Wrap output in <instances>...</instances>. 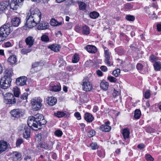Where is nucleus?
<instances>
[{"label": "nucleus", "mask_w": 161, "mask_h": 161, "mask_svg": "<svg viewBox=\"0 0 161 161\" xmlns=\"http://www.w3.org/2000/svg\"><path fill=\"white\" fill-rule=\"evenodd\" d=\"M41 19V14L37 8L32 9L30 15H28L26 19V25L29 28H32L37 25Z\"/></svg>", "instance_id": "obj_1"}, {"label": "nucleus", "mask_w": 161, "mask_h": 161, "mask_svg": "<svg viewBox=\"0 0 161 161\" xmlns=\"http://www.w3.org/2000/svg\"><path fill=\"white\" fill-rule=\"evenodd\" d=\"M27 124L28 126L31 127L33 130H37L34 129V128L41 129L42 125H45L47 121L44 118L43 116L41 114H37L34 116H31L28 118Z\"/></svg>", "instance_id": "obj_2"}, {"label": "nucleus", "mask_w": 161, "mask_h": 161, "mask_svg": "<svg viewBox=\"0 0 161 161\" xmlns=\"http://www.w3.org/2000/svg\"><path fill=\"white\" fill-rule=\"evenodd\" d=\"M13 31L12 26L9 24H5L0 27V33L6 38Z\"/></svg>", "instance_id": "obj_3"}, {"label": "nucleus", "mask_w": 161, "mask_h": 161, "mask_svg": "<svg viewBox=\"0 0 161 161\" xmlns=\"http://www.w3.org/2000/svg\"><path fill=\"white\" fill-rule=\"evenodd\" d=\"M42 100L40 97H35L31 100L32 108L34 111H38L40 109L42 106Z\"/></svg>", "instance_id": "obj_4"}, {"label": "nucleus", "mask_w": 161, "mask_h": 161, "mask_svg": "<svg viewBox=\"0 0 161 161\" xmlns=\"http://www.w3.org/2000/svg\"><path fill=\"white\" fill-rule=\"evenodd\" d=\"M2 93L4 97V102L6 104H13L16 103L17 99L14 98L13 94L8 92L4 94L3 92Z\"/></svg>", "instance_id": "obj_5"}, {"label": "nucleus", "mask_w": 161, "mask_h": 161, "mask_svg": "<svg viewBox=\"0 0 161 161\" xmlns=\"http://www.w3.org/2000/svg\"><path fill=\"white\" fill-rule=\"evenodd\" d=\"M102 47L104 50L105 59L104 62L108 66H110L113 65V62L111 60V56L109 50L107 47L104 45H102Z\"/></svg>", "instance_id": "obj_6"}, {"label": "nucleus", "mask_w": 161, "mask_h": 161, "mask_svg": "<svg viewBox=\"0 0 161 161\" xmlns=\"http://www.w3.org/2000/svg\"><path fill=\"white\" fill-rule=\"evenodd\" d=\"M12 79H7L5 77H2L0 81L1 89H0V93L3 92V90H4L10 87Z\"/></svg>", "instance_id": "obj_7"}, {"label": "nucleus", "mask_w": 161, "mask_h": 161, "mask_svg": "<svg viewBox=\"0 0 161 161\" xmlns=\"http://www.w3.org/2000/svg\"><path fill=\"white\" fill-rule=\"evenodd\" d=\"M24 0H11L10 3V8L16 10L23 4Z\"/></svg>", "instance_id": "obj_8"}, {"label": "nucleus", "mask_w": 161, "mask_h": 161, "mask_svg": "<svg viewBox=\"0 0 161 161\" xmlns=\"http://www.w3.org/2000/svg\"><path fill=\"white\" fill-rule=\"evenodd\" d=\"M82 86L83 90L86 92L90 91L92 88V84L87 78L83 80Z\"/></svg>", "instance_id": "obj_9"}, {"label": "nucleus", "mask_w": 161, "mask_h": 161, "mask_svg": "<svg viewBox=\"0 0 161 161\" xmlns=\"http://www.w3.org/2000/svg\"><path fill=\"white\" fill-rule=\"evenodd\" d=\"M27 78L25 76L19 77L17 78L16 81V83L18 86H22L26 85Z\"/></svg>", "instance_id": "obj_10"}, {"label": "nucleus", "mask_w": 161, "mask_h": 161, "mask_svg": "<svg viewBox=\"0 0 161 161\" xmlns=\"http://www.w3.org/2000/svg\"><path fill=\"white\" fill-rule=\"evenodd\" d=\"M11 116L14 118H18L22 115V112L19 109H14L10 112Z\"/></svg>", "instance_id": "obj_11"}, {"label": "nucleus", "mask_w": 161, "mask_h": 161, "mask_svg": "<svg viewBox=\"0 0 161 161\" xmlns=\"http://www.w3.org/2000/svg\"><path fill=\"white\" fill-rule=\"evenodd\" d=\"M31 127L29 126H24L23 130V136L25 138L28 139L30 138L31 132Z\"/></svg>", "instance_id": "obj_12"}, {"label": "nucleus", "mask_w": 161, "mask_h": 161, "mask_svg": "<svg viewBox=\"0 0 161 161\" xmlns=\"http://www.w3.org/2000/svg\"><path fill=\"white\" fill-rule=\"evenodd\" d=\"M53 83L51 82L50 84L49 89L51 91L58 92L61 89V86L60 84L54 85Z\"/></svg>", "instance_id": "obj_13"}, {"label": "nucleus", "mask_w": 161, "mask_h": 161, "mask_svg": "<svg viewBox=\"0 0 161 161\" xmlns=\"http://www.w3.org/2000/svg\"><path fill=\"white\" fill-rule=\"evenodd\" d=\"M11 159L13 161H20L21 159V155L17 152H13L11 154Z\"/></svg>", "instance_id": "obj_14"}, {"label": "nucleus", "mask_w": 161, "mask_h": 161, "mask_svg": "<svg viewBox=\"0 0 161 161\" xmlns=\"http://www.w3.org/2000/svg\"><path fill=\"white\" fill-rule=\"evenodd\" d=\"M40 147L48 150H51L53 148V144L51 142L48 143L44 142L40 143L39 144Z\"/></svg>", "instance_id": "obj_15"}, {"label": "nucleus", "mask_w": 161, "mask_h": 161, "mask_svg": "<svg viewBox=\"0 0 161 161\" xmlns=\"http://www.w3.org/2000/svg\"><path fill=\"white\" fill-rule=\"evenodd\" d=\"M34 39L33 37L29 36L25 39V42L26 45L28 46V47L30 48L34 45Z\"/></svg>", "instance_id": "obj_16"}, {"label": "nucleus", "mask_w": 161, "mask_h": 161, "mask_svg": "<svg viewBox=\"0 0 161 161\" xmlns=\"http://www.w3.org/2000/svg\"><path fill=\"white\" fill-rule=\"evenodd\" d=\"M84 118L86 121L89 123L92 122L94 119V117L92 114L87 112H86L84 114Z\"/></svg>", "instance_id": "obj_17"}, {"label": "nucleus", "mask_w": 161, "mask_h": 161, "mask_svg": "<svg viewBox=\"0 0 161 161\" xmlns=\"http://www.w3.org/2000/svg\"><path fill=\"white\" fill-rule=\"evenodd\" d=\"M10 3L9 0L4 1L0 3L1 9L2 11L8 9V7L10 6Z\"/></svg>", "instance_id": "obj_18"}, {"label": "nucleus", "mask_w": 161, "mask_h": 161, "mask_svg": "<svg viewBox=\"0 0 161 161\" xmlns=\"http://www.w3.org/2000/svg\"><path fill=\"white\" fill-rule=\"evenodd\" d=\"M21 23V18L17 17H14L11 20L12 25L15 27H18Z\"/></svg>", "instance_id": "obj_19"}, {"label": "nucleus", "mask_w": 161, "mask_h": 161, "mask_svg": "<svg viewBox=\"0 0 161 161\" xmlns=\"http://www.w3.org/2000/svg\"><path fill=\"white\" fill-rule=\"evenodd\" d=\"M86 49L89 53H94L97 52V49L94 46L92 45H87L85 47Z\"/></svg>", "instance_id": "obj_20"}, {"label": "nucleus", "mask_w": 161, "mask_h": 161, "mask_svg": "<svg viewBox=\"0 0 161 161\" xmlns=\"http://www.w3.org/2000/svg\"><path fill=\"white\" fill-rule=\"evenodd\" d=\"M49 26L48 23L45 22H42L39 24V25L37 27V29L39 30H45L48 29Z\"/></svg>", "instance_id": "obj_21"}, {"label": "nucleus", "mask_w": 161, "mask_h": 161, "mask_svg": "<svg viewBox=\"0 0 161 161\" xmlns=\"http://www.w3.org/2000/svg\"><path fill=\"white\" fill-rule=\"evenodd\" d=\"M46 101L47 103L51 106L55 105L57 103V99L53 97H48L47 98Z\"/></svg>", "instance_id": "obj_22"}, {"label": "nucleus", "mask_w": 161, "mask_h": 161, "mask_svg": "<svg viewBox=\"0 0 161 161\" xmlns=\"http://www.w3.org/2000/svg\"><path fill=\"white\" fill-rule=\"evenodd\" d=\"M8 145L7 142L1 140L0 141V153H1L5 151L7 148Z\"/></svg>", "instance_id": "obj_23"}, {"label": "nucleus", "mask_w": 161, "mask_h": 161, "mask_svg": "<svg viewBox=\"0 0 161 161\" xmlns=\"http://www.w3.org/2000/svg\"><path fill=\"white\" fill-rule=\"evenodd\" d=\"M5 75L3 77L7 79H11V77L13 74V69L11 68L6 69L5 72Z\"/></svg>", "instance_id": "obj_24"}, {"label": "nucleus", "mask_w": 161, "mask_h": 161, "mask_svg": "<svg viewBox=\"0 0 161 161\" xmlns=\"http://www.w3.org/2000/svg\"><path fill=\"white\" fill-rule=\"evenodd\" d=\"M114 50L116 53L119 56H122L124 55L126 51L124 49L120 47L115 48Z\"/></svg>", "instance_id": "obj_25"}, {"label": "nucleus", "mask_w": 161, "mask_h": 161, "mask_svg": "<svg viewBox=\"0 0 161 161\" xmlns=\"http://www.w3.org/2000/svg\"><path fill=\"white\" fill-rule=\"evenodd\" d=\"M48 48L55 52H58L59 51L60 48V46L58 44H53L50 45L48 47Z\"/></svg>", "instance_id": "obj_26"}, {"label": "nucleus", "mask_w": 161, "mask_h": 161, "mask_svg": "<svg viewBox=\"0 0 161 161\" xmlns=\"http://www.w3.org/2000/svg\"><path fill=\"white\" fill-rule=\"evenodd\" d=\"M100 129L103 132H109L111 129V127L109 125H103L100 127Z\"/></svg>", "instance_id": "obj_27"}, {"label": "nucleus", "mask_w": 161, "mask_h": 161, "mask_svg": "<svg viewBox=\"0 0 161 161\" xmlns=\"http://www.w3.org/2000/svg\"><path fill=\"white\" fill-rule=\"evenodd\" d=\"M54 115L58 118H60L63 117L67 116V114L65 111H58L54 113Z\"/></svg>", "instance_id": "obj_28"}, {"label": "nucleus", "mask_w": 161, "mask_h": 161, "mask_svg": "<svg viewBox=\"0 0 161 161\" xmlns=\"http://www.w3.org/2000/svg\"><path fill=\"white\" fill-rule=\"evenodd\" d=\"M108 83L105 80H103L100 83L101 88L104 91L107 90L108 88Z\"/></svg>", "instance_id": "obj_29"}, {"label": "nucleus", "mask_w": 161, "mask_h": 161, "mask_svg": "<svg viewBox=\"0 0 161 161\" xmlns=\"http://www.w3.org/2000/svg\"><path fill=\"white\" fill-rule=\"evenodd\" d=\"M130 133V130L129 128H125L123 130L122 135L125 139L129 137Z\"/></svg>", "instance_id": "obj_30"}, {"label": "nucleus", "mask_w": 161, "mask_h": 161, "mask_svg": "<svg viewBox=\"0 0 161 161\" xmlns=\"http://www.w3.org/2000/svg\"><path fill=\"white\" fill-rule=\"evenodd\" d=\"M8 62L11 64H13L17 62V59L15 55L10 56L8 59Z\"/></svg>", "instance_id": "obj_31"}, {"label": "nucleus", "mask_w": 161, "mask_h": 161, "mask_svg": "<svg viewBox=\"0 0 161 161\" xmlns=\"http://www.w3.org/2000/svg\"><path fill=\"white\" fill-rule=\"evenodd\" d=\"M82 32L84 35H87L90 33V28L89 27L86 25H84L82 27Z\"/></svg>", "instance_id": "obj_32"}, {"label": "nucleus", "mask_w": 161, "mask_h": 161, "mask_svg": "<svg viewBox=\"0 0 161 161\" xmlns=\"http://www.w3.org/2000/svg\"><path fill=\"white\" fill-rule=\"evenodd\" d=\"M13 91L14 92V96L15 97H18L20 93L19 89L17 87H14L13 89Z\"/></svg>", "instance_id": "obj_33"}, {"label": "nucleus", "mask_w": 161, "mask_h": 161, "mask_svg": "<svg viewBox=\"0 0 161 161\" xmlns=\"http://www.w3.org/2000/svg\"><path fill=\"white\" fill-rule=\"evenodd\" d=\"M153 66L155 70L157 71H159L161 69V64L160 61L156 62L153 64Z\"/></svg>", "instance_id": "obj_34"}, {"label": "nucleus", "mask_w": 161, "mask_h": 161, "mask_svg": "<svg viewBox=\"0 0 161 161\" xmlns=\"http://www.w3.org/2000/svg\"><path fill=\"white\" fill-rule=\"evenodd\" d=\"M149 60L152 63H155L158 60V57L153 54L150 55L149 58Z\"/></svg>", "instance_id": "obj_35"}, {"label": "nucleus", "mask_w": 161, "mask_h": 161, "mask_svg": "<svg viewBox=\"0 0 161 161\" xmlns=\"http://www.w3.org/2000/svg\"><path fill=\"white\" fill-rule=\"evenodd\" d=\"M99 15V14L96 11L91 12L89 14V16L92 19H97Z\"/></svg>", "instance_id": "obj_36"}, {"label": "nucleus", "mask_w": 161, "mask_h": 161, "mask_svg": "<svg viewBox=\"0 0 161 161\" xmlns=\"http://www.w3.org/2000/svg\"><path fill=\"white\" fill-rule=\"evenodd\" d=\"M50 23L51 25L53 26L59 25H61L62 23L61 22H58V21L53 19L51 20Z\"/></svg>", "instance_id": "obj_37"}, {"label": "nucleus", "mask_w": 161, "mask_h": 161, "mask_svg": "<svg viewBox=\"0 0 161 161\" xmlns=\"http://www.w3.org/2000/svg\"><path fill=\"white\" fill-rule=\"evenodd\" d=\"M97 154L100 158H103L105 156V152L103 149H102L97 150Z\"/></svg>", "instance_id": "obj_38"}, {"label": "nucleus", "mask_w": 161, "mask_h": 161, "mask_svg": "<svg viewBox=\"0 0 161 161\" xmlns=\"http://www.w3.org/2000/svg\"><path fill=\"white\" fill-rule=\"evenodd\" d=\"M41 40L42 41L48 42H49V38L48 36L45 34H43L41 37Z\"/></svg>", "instance_id": "obj_39"}, {"label": "nucleus", "mask_w": 161, "mask_h": 161, "mask_svg": "<svg viewBox=\"0 0 161 161\" xmlns=\"http://www.w3.org/2000/svg\"><path fill=\"white\" fill-rule=\"evenodd\" d=\"M28 94V93L25 92L23 93L21 96L20 99L17 100V102L19 103L22 101V100L27 99Z\"/></svg>", "instance_id": "obj_40"}, {"label": "nucleus", "mask_w": 161, "mask_h": 161, "mask_svg": "<svg viewBox=\"0 0 161 161\" xmlns=\"http://www.w3.org/2000/svg\"><path fill=\"white\" fill-rule=\"evenodd\" d=\"M141 115V112L139 109H136L135 110L134 117L135 119H139Z\"/></svg>", "instance_id": "obj_41"}, {"label": "nucleus", "mask_w": 161, "mask_h": 161, "mask_svg": "<svg viewBox=\"0 0 161 161\" xmlns=\"http://www.w3.org/2000/svg\"><path fill=\"white\" fill-rule=\"evenodd\" d=\"M31 49L30 48H23L20 50V52L22 54H26L30 53L31 51Z\"/></svg>", "instance_id": "obj_42"}, {"label": "nucleus", "mask_w": 161, "mask_h": 161, "mask_svg": "<svg viewBox=\"0 0 161 161\" xmlns=\"http://www.w3.org/2000/svg\"><path fill=\"white\" fill-rule=\"evenodd\" d=\"M96 134L95 131L93 130H88L87 132V135L89 137H92L95 135Z\"/></svg>", "instance_id": "obj_43"}, {"label": "nucleus", "mask_w": 161, "mask_h": 161, "mask_svg": "<svg viewBox=\"0 0 161 161\" xmlns=\"http://www.w3.org/2000/svg\"><path fill=\"white\" fill-rule=\"evenodd\" d=\"M79 61V57L78 54L75 53L72 58V62L74 63L78 62Z\"/></svg>", "instance_id": "obj_44"}, {"label": "nucleus", "mask_w": 161, "mask_h": 161, "mask_svg": "<svg viewBox=\"0 0 161 161\" xmlns=\"http://www.w3.org/2000/svg\"><path fill=\"white\" fill-rule=\"evenodd\" d=\"M43 64L41 62L33 63L32 65V69L39 66H42Z\"/></svg>", "instance_id": "obj_45"}, {"label": "nucleus", "mask_w": 161, "mask_h": 161, "mask_svg": "<svg viewBox=\"0 0 161 161\" xmlns=\"http://www.w3.org/2000/svg\"><path fill=\"white\" fill-rule=\"evenodd\" d=\"M125 19L129 21H133L135 19V17L131 15H126L125 16Z\"/></svg>", "instance_id": "obj_46"}, {"label": "nucleus", "mask_w": 161, "mask_h": 161, "mask_svg": "<svg viewBox=\"0 0 161 161\" xmlns=\"http://www.w3.org/2000/svg\"><path fill=\"white\" fill-rule=\"evenodd\" d=\"M107 79L111 83H116L117 80L116 78L111 76H108Z\"/></svg>", "instance_id": "obj_47"}, {"label": "nucleus", "mask_w": 161, "mask_h": 161, "mask_svg": "<svg viewBox=\"0 0 161 161\" xmlns=\"http://www.w3.org/2000/svg\"><path fill=\"white\" fill-rule=\"evenodd\" d=\"M54 133L55 135L58 137H61L63 134L62 131L59 130H55Z\"/></svg>", "instance_id": "obj_48"}, {"label": "nucleus", "mask_w": 161, "mask_h": 161, "mask_svg": "<svg viewBox=\"0 0 161 161\" xmlns=\"http://www.w3.org/2000/svg\"><path fill=\"white\" fill-rule=\"evenodd\" d=\"M145 158L147 161H153L154 158L149 154H146L145 156Z\"/></svg>", "instance_id": "obj_49"}, {"label": "nucleus", "mask_w": 161, "mask_h": 161, "mask_svg": "<svg viewBox=\"0 0 161 161\" xmlns=\"http://www.w3.org/2000/svg\"><path fill=\"white\" fill-rule=\"evenodd\" d=\"M23 142V140L21 138L18 139L16 141V147H20V145Z\"/></svg>", "instance_id": "obj_50"}, {"label": "nucleus", "mask_w": 161, "mask_h": 161, "mask_svg": "<svg viewBox=\"0 0 161 161\" xmlns=\"http://www.w3.org/2000/svg\"><path fill=\"white\" fill-rule=\"evenodd\" d=\"M133 5L130 3H127L124 5V8L125 9L129 10L132 8Z\"/></svg>", "instance_id": "obj_51"}, {"label": "nucleus", "mask_w": 161, "mask_h": 161, "mask_svg": "<svg viewBox=\"0 0 161 161\" xmlns=\"http://www.w3.org/2000/svg\"><path fill=\"white\" fill-rule=\"evenodd\" d=\"M90 146L92 150H96L98 147V146L96 142L92 143L91 144Z\"/></svg>", "instance_id": "obj_52"}, {"label": "nucleus", "mask_w": 161, "mask_h": 161, "mask_svg": "<svg viewBox=\"0 0 161 161\" xmlns=\"http://www.w3.org/2000/svg\"><path fill=\"white\" fill-rule=\"evenodd\" d=\"M120 73V70L119 69H116L113 72V75L116 77L118 76Z\"/></svg>", "instance_id": "obj_53"}, {"label": "nucleus", "mask_w": 161, "mask_h": 161, "mask_svg": "<svg viewBox=\"0 0 161 161\" xmlns=\"http://www.w3.org/2000/svg\"><path fill=\"white\" fill-rule=\"evenodd\" d=\"M42 135L41 134H38L36 135L35 139L36 141H37L38 142H40L41 141V140L42 139Z\"/></svg>", "instance_id": "obj_54"}, {"label": "nucleus", "mask_w": 161, "mask_h": 161, "mask_svg": "<svg viewBox=\"0 0 161 161\" xmlns=\"http://www.w3.org/2000/svg\"><path fill=\"white\" fill-rule=\"evenodd\" d=\"M86 6V5L85 3L81 2L79 5V9L80 10H84Z\"/></svg>", "instance_id": "obj_55"}, {"label": "nucleus", "mask_w": 161, "mask_h": 161, "mask_svg": "<svg viewBox=\"0 0 161 161\" xmlns=\"http://www.w3.org/2000/svg\"><path fill=\"white\" fill-rule=\"evenodd\" d=\"M146 131L147 132L154 133L155 132V130L150 127H148L147 128Z\"/></svg>", "instance_id": "obj_56"}, {"label": "nucleus", "mask_w": 161, "mask_h": 161, "mask_svg": "<svg viewBox=\"0 0 161 161\" xmlns=\"http://www.w3.org/2000/svg\"><path fill=\"white\" fill-rule=\"evenodd\" d=\"M150 96V93L149 90H147L145 92L144 96L145 98H148Z\"/></svg>", "instance_id": "obj_57"}, {"label": "nucleus", "mask_w": 161, "mask_h": 161, "mask_svg": "<svg viewBox=\"0 0 161 161\" xmlns=\"http://www.w3.org/2000/svg\"><path fill=\"white\" fill-rule=\"evenodd\" d=\"M74 116L78 120H79L81 119L80 114L79 112H76L75 113Z\"/></svg>", "instance_id": "obj_58"}, {"label": "nucleus", "mask_w": 161, "mask_h": 161, "mask_svg": "<svg viewBox=\"0 0 161 161\" xmlns=\"http://www.w3.org/2000/svg\"><path fill=\"white\" fill-rule=\"evenodd\" d=\"M136 67L138 70H141L143 68V65L142 64L138 63L136 65Z\"/></svg>", "instance_id": "obj_59"}, {"label": "nucleus", "mask_w": 161, "mask_h": 161, "mask_svg": "<svg viewBox=\"0 0 161 161\" xmlns=\"http://www.w3.org/2000/svg\"><path fill=\"white\" fill-rule=\"evenodd\" d=\"M75 30L77 32L80 33L81 29L79 25H77L75 26Z\"/></svg>", "instance_id": "obj_60"}, {"label": "nucleus", "mask_w": 161, "mask_h": 161, "mask_svg": "<svg viewBox=\"0 0 161 161\" xmlns=\"http://www.w3.org/2000/svg\"><path fill=\"white\" fill-rule=\"evenodd\" d=\"M146 146L143 143H141L138 145L137 147L140 149H142L145 148Z\"/></svg>", "instance_id": "obj_61"}, {"label": "nucleus", "mask_w": 161, "mask_h": 161, "mask_svg": "<svg viewBox=\"0 0 161 161\" xmlns=\"http://www.w3.org/2000/svg\"><path fill=\"white\" fill-rule=\"evenodd\" d=\"M25 42L21 40L20 41L19 43V48H23L24 47Z\"/></svg>", "instance_id": "obj_62"}, {"label": "nucleus", "mask_w": 161, "mask_h": 161, "mask_svg": "<svg viewBox=\"0 0 161 161\" xmlns=\"http://www.w3.org/2000/svg\"><path fill=\"white\" fill-rule=\"evenodd\" d=\"M4 45L5 47H10L12 46V43L9 42H5Z\"/></svg>", "instance_id": "obj_63"}, {"label": "nucleus", "mask_w": 161, "mask_h": 161, "mask_svg": "<svg viewBox=\"0 0 161 161\" xmlns=\"http://www.w3.org/2000/svg\"><path fill=\"white\" fill-rule=\"evenodd\" d=\"M119 95V93L118 91L114 89V90L113 92V96L114 97H115L116 96H118Z\"/></svg>", "instance_id": "obj_64"}]
</instances>
